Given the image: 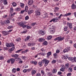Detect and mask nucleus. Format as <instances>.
I'll return each mask as SVG.
<instances>
[{
  "label": "nucleus",
  "instance_id": "f257e3e1",
  "mask_svg": "<svg viewBox=\"0 0 76 76\" xmlns=\"http://www.w3.org/2000/svg\"><path fill=\"white\" fill-rule=\"evenodd\" d=\"M42 63L45 64L44 66L46 67L48 64V63H50V61L44 58L42 61Z\"/></svg>",
  "mask_w": 76,
  "mask_h": 76
},
{
  "label": "nucleus",
  "instance_id": "f03ea898",
  "mask_svg": "<svg viewBox=\"0 0 76 76\" xmlns=\"http://www.w3.org/2000/svg\"><path fill=\"white\" fill-rule=\"evenodd\" d=\"M64 39V37H61L60 36L55 38L54 39V40L56 41V40H58V41H62V40H63V39Z\"/></svg>",
  "mask_w": 76,
  "mask_h": 76
},
{
  "label": "nucleus",
  "instance_id": "7ed1b4c3",
  "mask_svg": "<svg viewBox=\"0 0 76 76\" xmlns=\"http://www.w3.org/2000/svg\"><path fill=\"white\" fill-rule=\"evenodd\" d=\"M46 32V31L44 30H41L39 31V34H42V35H45Z\"/></svg>",
  "mask_w": 76,
  "mask_h": 76
},
{
  "label": "nucleus",
  "instance_id": "20e7f679",
  "mask_svg": "<svg viewBox=\"0 0 76 76\" xmlns=\"http://www.w3.org/2000/svg\"><path fill=\"white\" fill-rule=\"evenodd\" d=\"M6 46H7V47H15L14 44L13 42L10 43H7L6 44Z\"/></svg>",
  "mask_w": 76,
  "mask_h": 76
},
{
  "label": "nucleus",
  "instance_id": "39448f33",
  "mask_svg": "<svg viewBox=\"0 0 76 76\" xmlns=\"http://www.w3.org/2000/svg\"><path fill=\"white\" fill-rule=\"evenodd\" d=\"M58 20V18H53L50 21V22H52L53 21V22L55 23V22H57V20Z\"/></svg>",
  "mask_w": 76,
  "mask_h": 76
},
{
  "label": "nucleus",
  "instance_id": "423d86ee",
  "mask_svg": "<svg viewBox=\"0 0 76 76\" xmlns=\"http://www.w3.org/2000/svg\"><path fill=\"white\" fill-rule=\"evenodd\" d=\"M2 35L4 36H6L7 35H8L9 33H8V32L6 31H2Z\"/></svg>",
  "mask_w": 76,
  "mask_h": 76
},
{
  "label": "nucleus",
  "instance_id": "0eeeda50",
  "mask_svg": "<svg viewBox=\"0 0 76 76\" xmlns=\"http://www.w3.org/2000/svg\"><path fill=\"white\" fill-rule=\"evenodd\" d=\"M61 68L60 69V71L61 72H64V70H65V69L66 68L65 66H64V65H62L61 66Z\"/></svg>",
  "mask_w": 76,
  "mask_h": 76
},
{
  "label": "nucleus",
  "instance_id": "6e6552de",
  "mask_svg": "<svg viewBox=\"0 0 76 76\" xmlns=\"http://www.w3.org/2000/svg\"><path fill=\"white\" fill-rule=\"evenodd\" d=\"M70 50L69 48H68L65 49H64L63 50V52L64 53H67V52H68Z\"/></svg>",
  "mask_w": 76,
  "mask_h": 76
},
{
  "label": "nucleus",
  "instance_id": "1a4fd4ad",
  "mask_svg": "<svg viewBox=\"0 0 76 76\" xmlns=\"http://www.w3.org/2000/svg\"><path fill=\"white\" fill-rule=\"evenodd\" d=\"M44 41H45V39L42 38H39L38 39V41H39V42H44Z\"/></svg>",
  "mask_w": 76,
  "mask_h": 76
},
{
  "label": "nucleus",
  "instance_id": "9d476101",
  "mask_svg": "<svg viewBox=\"0 0 76 76\" xmlns=\"http://www.w3.org/2000/svg\"><path fill=\"white\" fill-rule=\"evenodd\" d=\"M15 49V46H13V47H12L10 49V50H8V51L9 53H11L12 51H13Z\"/></svg>",
  "mask_w": 76,
  "mask_h": 76
},
{
  "label": "nucleus",
  "instance_id": "9b49d317",
  "mask_svg": "<svg viewBox=\"0 0 76 76\" xmlns=\"http://www.w3.org/2000/svg\"><path fill=\"white\" fill-rule=\"evenodd\" d=\"M51 52H50L47 53V56H46V57L48 58H49V57H50V56H51Z\"/></svg>",
  "mask_w": 76,
  "mask_h": 76
},
{
  "label": "nucleus",
  "instance_id": "f8f14e48",
  "mask_svg": "<svg viewBox=\"0 0 76 76\" xmlns=\"http://www.w3.org/2000/svg\"><path fill=\"white\" fill-rule=\"evenodd\" d=\"M11 56L12 57H14V58H18V57H19V55L18 54H15V55L13 54L11 55Z\"/></svg>",
  "mask_w": 76,
  "mask_h": 76
},
{
  "label": "nucleus",
  "instance_id": "ddd939ff",
  "mask_svg": "<svg viewBox=\"0 0 76 76\" xmlns=\"http://www.w3.org/2000/svg\"><path fill=\"white\" fill-rule=\"evenodd\" d=\"M34 3V1L32 0H29L28 1V4L29 5L30 4H33Z\"/></svg>",
  "mask_w": 76,
  "mask_h": 76
},
{
  "label": "nucleus",
  "instance_id": "4468645a",
  "mask_svg": "<svg viewBox=\"0 0 76 76\" xmlns=\"http://www.w3.org/2000/svg\"><path fill=\"white\" fill-rule=\"evenodd\" d=\"M10 60L11 64H13V63H15V60L14 58H11Z\"/></svg>",
  "mask_w": 76,
  "mask_h": 76
},
{
  "label": "nucleus",
  "instance_id": "2eb2a0df",
  "mask_svg": "<svg viewBox=\"0 0 76 76\" xmlns=\"http://www.w3.org/2000/svg\"><path fill=\"white\" fill-rule=\"evenodd\" d=\"M24 23H24V22H21L20 23H18V24L20 26H23V25Z\"/></svg>",
  "mask_w": 76,
  "mask_h": 76
},
{
  "label": "nucleus",
  "instance_id": "dca6fc26",
  "mask_svg": "<svg viewBox=\"0 0 76 76\" xmlns=\"http://www.w3.org/2000/svg\"><path fill=\"white\" fill-rule=\"evenodd\" d=\"M53 56L55 58H56L58 57V55L56 53L53 54Z\"/></svg>",
  "mask_w": 76,
  "mask_h": 76
},
{
  "label": "nucleus",
  "instance_id": "f3484780",
  "mask_svg": "<svg viewBox=\"0 0 76 76\" xmlns=\"http://www.w3.org/2000/svg\"><path fill=\"white\" fill-rule=\"evenodd\" d=\"M76 8V6L75 4H73L72 5V9H75Z\"/></svg>",
  "mask_w": 76,
  "mask_h": 76
},
{
  "label": "nucleus",
  "instance_id": "a211bd4d",
  "mask_svg": "<svg viewBox=\"0 0 76 76\" xmlns=\"http://www.w3.org/2000/svg\"><path fill=\"white\" fill-rule=\"evenodd\" d=\"M40 12H35V15L36 16H39L40 15Z\"/></svg>",
  "mask_w": 76,
  "mask_h": 76
},
{
  "label": "nucleus",
  "instance_id": "6ab92c4d",
  "mask_svg": "<svg viewBox=\"0 0 76 76\" xmlns=\"http://www.w3.org/2000/svg\"><path fill=\"white\" fill-rule=\"evenodd\" d=\"M57 71V69L56 68L53 69L52 71V72L53 73H56Z\"/></svg>",
  "mask_w": 76,
  "mask_h": 76
},
{
  "label": "nucleus",
  "instance_id": "aec40b11",
  "mask_svg": "<svg viewBox=\"0 0 76 76\" xmlns=\"http://www.w3.org/2000/svg\"><path fill=\"white\" fill-rule=\"evenodd\" d=\"M33 12H34V10H29L28 11V13L29 14H31V13H32Z\"/></svg>",
  "mask_w": 76,
  "mask_h": 76
},
{
  "label": "nucleus",
  "instance_id": "412c9836",
  "mask_svg": "<svg viewBox=\"0 0 76 76\" xmlns=\"http://www.w3.org/2000/svg\"><path fill=\"white\" fill-rule=\"evenodd\" d=\"M16 72V69L13 68L12 69V73H15Z\"/></svg>",
  "mask_w": 76,
  "mask_h": 76
},
{
  "label": "nucleus",
  "instance_id": "4be33fe9",
  "mask_svg": "<svg viewBox=\"0 0 76 76\" xmlns=\"http://www.w3.org/2000/svg\"><path fill=\"white\" fill-rule=\"evenodd\" d=\"M69 66V63H67L65 65V67L66 69H68Z\"/></svg>",
  "mask_w": 76,
  "mask_h": 76
},
{
  "label": "nucleus",
  "instance_id": "5701e85b",
  "mask_svg": "<svg viewBox=\"0 0 76 76\" xmlns=\"http://www.w3.org/2000/svg\"><path fill=\"white\" fill-rule=\"evenodd\" d=\"M68 25L69 26V28H72V23H68Z\"/></svg>",
  "mask_w": 76,
  "mask_h": 76
},
{
  "label": "nucleus",
  "instance_id": "b1692460",
  "mask_svg": "<svg viewBox=\"0 0 76 76\" xmlns=\"http://www.w3.org/2000/svg\"><path fill=\"white\" fill-rule=\"evenodd\" d=\"M36 70H32V71L31 72V74L32 75H35L36 73Z\"/></svg>",
  "mask_w": 76,
  "mask_h": 76
},
{
  "label": "nucleus",
  "instance_id": "393cba45",
  "mask_svg": "<svg viewBox=\"0 0 76 76\" xmlns=\"http://www.w3.org/2000/svg\"><path fill=\"white\" fill-rule=\"evenodd\" d=\"M62 58L63 59H67L68 58V57L67 56H62Z\"/></svg>",
  "mask_w": 76,
  "mask_h": 76
},
{
  "label": "nucleus",
  "instance_id": "a878e982",
  "mask_svg": "<svg viewBox=\"0 0 76 76\" xmlns=\"http://www.w3.org/2000/svg\"><path fill=\"white\" fill-rule=\"evenodd\" d=\"M28 8V6H25L24 11H25V12H27Z\"/></svg>",
  "mask_w": 76,
  "mask_h": 76
},
{
  "label": "nucleus",
  "instance_id": "bb28decb",
  "mask_svg": "<svg viewBox=\"0 0 76 76\" xmlns=\"http://www.w3.org/2000/svg\"><path fill=\"white\" fill-rule=\"evenodd\" d=\"M71 15V13L69 12L68 13L65 14L64 15V16H69V15Z\"/></svg>",
  "mask_w": 76,
  "mask_h": 76
},
{
  "label": "nucleus",
  "instance_id": "cd10ccee",
  "mask_svg": "<svg viewBox=\"0 0 76 76\" xmlns=\"http://www.w3.org/2000/svg\"><path fill=\"white\" fill-rule=\"evenodd\" d=\"M25 4L23 3H20V6L21 7H24Z\"/></svg>",
  "mask_w": 76,
  "mask_h": 76
},
{
  "label": "nucleus",
  "instance_id": "c85d7f7f",
  "mask_svg": "<svg viewBox=\"0 0 76 76\" xmlns=\"http://www.w3.org/2000/svg\"><path fill=\"white\" fill-rule=\"evenodd\" d=\"M67 28H68V27L67 26L64 27V31H66L67 30Z\"/></svg>",
  "mask_w": 76,
  "mask_h": 76
},
{
  "label": "nucleus",
  "instance_id": "c756f323",
  "mask_svg": "<svg viewBox=\"0 0 76 76\" xmlns=\"http://www.w3.org/2000/svg\"><path fill=\"white\" fill-rule=\"evenodd\" d=\"M52 38V36H48L47 37V39H49L50 40V39H51Z\"/></svg>",
  "mask_w": 76,
  "mask_h": 76
},
{
  "label": "nucleus",
  "instance_id": "7c9ffc66",
  "mask_svg": "<svg viewBox=\"0 0 76 76\" xmlns=\"http://www.w3.org/2000/svg\"><path fill=\"white\" fill-rule=\"evenodd\" d=\"M32 64H34L35 65H37V62L36 61H33L31 62Z\"/></svg>",
  "mask_w": 76,
  "mask_h": 76
},
{
  "label": "nucleus",
  "instance_id": "2f4dec72",
  "mask_svg": "<svg viewBox=\"0 0 76 76\" xmlns=\"http://www.w3.org/2000/svg\"><path fill=\"white\" fill-rule=\"evenodd\" d=\"M63 16V15L62 14H61V15L58 17H56L58 18V20H59V19H61V16Z\"/></svg>",
  "mask_w": 76,
  "mask_h": 76
},
{
  "label": "nucleus",
  "instance_id": "473e14b6",
  "mask_svg": "<svg viewBox=\"0 0 76 76\" xmlns=\"http://www.w3.org/2000/svg\"><path fill=\"white\" fill-rule=\"evenodd\" d=\"M4 22L5 24H8V23H10V21L9 20H7L6 21H5Z\"/></svg>",
  "mask_w": 76,
  "mask_h": 76
},
{
  "label": "nucleus",
  "instance_id": "72a5a7b5",
  "mask_svg": "<svg viewBox=\"0 0 76 76\" xmlns=\"http://www.w3.org/2000/svg\"><path fill=\"white\" fill-rule=\"evenodd\" d=\"M12 6H13V7H15L16 6V4L15 2L12 3Z\"/></svg>",
  "mask_w": 76,
  "mask_h": 76
},
{
  "label": "nucleus",
  "instance_id": "f704fd0d",
  "mask_svg": "<svg viewBox=\"0 0 76 76\" xmlns=\"http://www.w3.org/2000/svg\"><path fill=\"white\" fill-rule=\"evenodd\" d=\"M60 49H57L56 50V53L57 54H58V53H60Z\"/></svg>",
  "mask_w": 76,
  "mask_h": 76
},
{
  "label": "nucleus",
  "instance_id": "c9c22d12",
  "mask_svg": "<svg viewBox=\"0 0 76 76\" xmlns=\"http://www.w3.org/2000/svg\"><path fill=\"white\" fill-rule=\"evenodd\" d=\"M15 10L16 11H20V8L19 7H18L17 8H16Z\"/></svg>",
  "mask_w": 76,
  "mask_h": 76
},
{
  "label": "nucleus",
  "instance_id": "e433bc0d",
  "mask_svg": "<svg viewBox=\"0 0 76 76\" xmlns=\"http://www.w3.org/2000/svg\"><path fill=\"white\" fill-rule=\"evenodd\" d=\"M42 62H39L38 64L39 65L40 67H41V66H42Z\"/></svg>",
  "mask_w": 76,
  "mask_h": 76
},
{
  "label": "nucleus",
  "instance_id": "4c0bfd02",
  "mask_svg": "<svg viewBox=\"0 0 76 76\" xmlns=\"http://www.w3.org/2000/svg\"><path fill=\"white\" fill-rule=\"evenodd\" d=\"M47 75H48V76H51V75H52V73H51V72H47Z\"/></svg>",
  "mask_w": 76,
  "mask_h": 76
},
{
  "label": "nucleus",
  "instance_id": "58836bf2",
  "mask_svg": "<svg viewBox=\"0 0 76 76\" xmlns=\"http://www.w3.org/2000/svg\"><path fill=\"white\" fill-rule=\"evenodd\" d=\"M44 53H38L39 55H41L42 56H44Z\"/></svg>",
  "mask_w": 76,
  "mask_h": 76
},
{
  "label": "nucleus",
  "instance_id": "ea45409f",
  "mask_svg": "<svg viewBox=\"0 0 76 76\" xmlns=\"http://www.w3.org/2000/svg\"><path fill=\"white\" fill-rule=\"evenodd\" d=\"M54 26H52V27H51L50 29H51V30L50 31L51 32H53V31H54Z\"/></svg>",
  "mask_w": 76,
  "mask_h": 76
},
{
  "label": "nucleus",
  "instance_id": "a19ab883",
  "mask_svg": "<svg viewBox=\"0 0 76 76\" xmlns=\"http://www.w3.org/2000/svg\"><path fill=\"white\" fill-rule=\"evenodd\" d=\"M36 24H37V23L36 22L33 23H32L31 25L32 26H35Z\"/></svg>",
  "mask_w": 76,
  "mask_h": 76
},
{
  "label": "nucleus",
  "instance_id": "79ce46f5",
  "mask_svg": "<svg viewBox=\"0 0 76 76\" xmlns=\"http://www.w3.org/2000/svg\"><path fill=\"white\" fill-rule=\"evenodd\" d=\"M48 44V42L46 41H45L43 42V45H47Z\"/></svg>",
  "mask_w": 76,
  "mask_h": 76
},
{
  "label": "nucleus",
  "instance_id": "37998d69",
  "mask_svg": "<svg viewBox=\"0 0 76 76\" xmlns=\"http://www.w3.org/2000/svg\"><path fill=\"white\" fill-rule=\"evenodd\" d=\"M68 71L69 72H72V71H73V69H72L70 68L68 69Z\"/></svg>",
  "mask_w": 76,
  "mask_h": 76
},
{
  "label": "nucleus",
  "instance_id": "c03bdc74",
  "mask_svg": "<svg viewBox=\"0 0 76 76\" xmlns=\"http://www.w3.org/2000/svg\"><path fill=\"white\" fill-rule=\"evenodd\" d=\"M22 50H23V49H20L19 50H17L15 52L16 53H19L20 52V51H22Z\"/></svg>",
  "mask_w": 76,
  "mask_h": 76
},
{
  "label": "nucleus",
  "instance_id": "a18cd8bd",
  "mask_svg": "<svg viewBox=\"0 0 76 76\" xmlns=\"http://www.w3.org/2000/svg\"><path fill=\"white\" fill-rule=\"evenodd\" d=\"M0 60H4V57L2 56H0Z\"/></svg>",
  "mask_w": 76,
  "mask_h": 76
},
{
  "label": "nucleus",
  "instance_id": "49530a36",
  "mask_svg": "<svg viewBox=\"0 0 76 76\" xmlns=\"http://www.w3.org/2000/svg\"><path fill=\"white\" fill-rule=\"evenodd\" d=\"M56 63V60H54L52 61V64H54V63Z\"/></svg>",
  "mask_w": 76,
  "mask_h": 76
},
{
  "label": "nucleus",
  "instance_id": "de8ad7c7",
  "mask_svg": "<svg viewBox=\"0 0 76 76\" xmlns=\"http://www.w3.org/2000/svg\"><path fill=\"white\" fill-rule=\"evenodd\" d=\"M41 74H42V75H45L44 71L43 70H42L41 71Z\"/></svg>",
  "mask_w": 76,
  "mask_h": 76
},
{
  "label": "nucleus",
  "instance_id": "09e8293b",
  "mask_svg": "<svg viewBox=\"0 0 76 76\" xmlns=\"http://www.w3.org/2000/svg\"><path fill=\"white\" fill-rule=\"evenodd\" d=\"M75 61L76 63V57H74L73 58V62Z\"/></svg>",
  "mask_w": 76,
  "mask_h": 76
},
{
  "label": "nucleus",
  "instance_id": "8fccbe9b",
  "mask_svg": "<svg viewBox=\"0 0 76 76\" xmlns=\"http://www.w3.org/2000/svg\"><path fill=\"white\" fill-rule=\"evenodd\" d=\"M26 26H27L25 24H24L22 26V27H23V29L25 28H26Z\"/></svg>",
  "mask_w": 76,
  "mask_h": 76
},
{
  "label": "nucleus",
  "instance_id": "3c124183",
  "mask_svg": "<svg viewBox=\"0 0 76 76\" xmlns=\"http://www.w3.org/2000/svg\"><path fill=\"white\" fill-rule=\"evenodd\" d=\"M29 19V16H26L25 18V20H28V19Z\"/></svg>",
  "mask_w": 76,
  "mask_h": 76
},
{
  "label": "nucleus",
  "instance_id": "603ef678",
  "mask_svg": "<svg viewBox=\"0 0 76 76\" xmlns=\"http://www.w3.org/2000/svg\"><path fill=\"white\" fill-rule=\"evenodd\" d=\"M4 1V4H7V1L5 0Z\"/></svg>",
  "mask_w": 76,
  "mask_h": 76
},
{
  "label": "nucleus",
  "instance_id": "864d4df0",
  "mask_svg": "<svg viewBox=\"0 0 76 76\" xmlns=\"http://www.w3.org/2000/svg\"><path fill=\"white\" fill-rule=\"evenodd\" d=\"M10 11L11 13H13V8H10Z\"/></svg>",
  "mask_w": 76,
  "mask_h": 76
},
{
  "label": "nucleus",
  "instance_id": "5fc2aeb1",
  "mask_svg": "<svg viewBox=\"0 0 76 76\" xmlns=\"http://www.w3.org/2000/svg\"><path fill=\"white\" fill-rule=\"evenodd\" d=\"M20 39H21L20 38H19L18 39H16V41H20Z\"/></svg>",
  "mask_w": 76,
  "mask_h": 76
},
{
  "label": "nucleus",
  "instance_id": "6e6d98bb",
  "mask_svg": "<svg viewBox=\"0 0 76 76\" xmlns=\"http://www.w3.org/2000/svg\"><path fill=\"white\" fill-rule=\"evenodd\" d=\"M71 75H72L71 73H68L67 75V76H71Z\"/></svg>",
  "mask_w": 76,
  "mask_h": 76
},
{
  "label": "nucleus",
  "instance_id": "4d7b16f0",
  "mask_svg": "<svg viewBox=\"0 0 76 76\" xmlns=\"http://www.w3.org/2000/svg\"><path fill=\"white\" fill-rule=\"evenodd\" d=\"M27 28L28 29H31V28H32V27L29 26H28L27 27Z\"/></svg>",
  "mask_w": 76,
  "mask_h": 76
},
{
  "label": "nucleus",
  "instance_id": "13d9d810",
  "mask_svg": "<svg viewBox=\"0 0 76 76\" xmlns=\"http://www.w3.org/2000/svg\"><path fill=\"white\" fill-rule=\"evenodd\" d=\"M46 16H47V14H45L43 15V18H44V19L46 18Z\"/></svg>",
  "mask_w": 76,
  "mask_h": 76
},
{
  "label": "nucleus",
  "instance_id": "bf43d9fd",
  "mask_svg": "<svg viewBox=\"0 0 76 76\" xmlns=\"http://www.w3.org/2000/svg\"><path fill=\"white\" fill-rule=\"evenodd\" d=\"M12 28H13V27L12 26H9L7 27L8 29H12Z\"/></svg>",
  "mask_w": 76,
  "mask_h": 76
},
{
  "label": "nucleus",
  "instance_id": "052dcab7",
  "mask_svg": "<svg viewBox=\"0 0 76 76\" xmlns=\"http://www.w3.org/2000/svg\"><path fill=\"white\" fill-rule=\"evenodd\" d=\"M7 17V15H4V16L3 17V18H6Z\"/></svg>",
  "mask_w": 76,
  "mask_h": 76
},
{
  "label": "nucleus",
  "instance_id": "680f3d73",
  "mask_svg": "<svg viewBox=\"0 0 76 76\" xmlns=\"http://www.w3.org/2000/svg\"><path fill=\"white\" fill-rule=\"evenodd\" d=\"M15 14H16V12H14L13 14H11V17H12V16H13L14 15H15Z\"/></svg>",
  "mask_w": 76,
  "mask_h": 76
},
{
  "label": "nucleus",
  "instance_id": "e2e57ef3",
  "mask_svg": "<svg viewBox=\"0 0 76 76\" xmlns=\"http://www.w3.org/2000/svg\"><path fill=\"white\" fill-rule=\"evenodd\" d=\"M35 47H33L31 48V50H35Z\"/></svg>",
  "mask_w": 76,
  "mask_h": 76
},
{
  "label": "nucleus",
  "instance_id": "0e129e2a",
  "mask_svg": "<svg viewBox=\"0 0 76 76\" xmlns=\"http://www.w3.org/2000/svg\"><path fill=\"white\" fill-rule=\"evenodd\" d=\"M70 61H71L72 62H73V58H70Z\"/></svg>",
  "mask_w": 76,
  "mask_h": 76
},
{
  "label": "nucleus",
  "instance_id": "69168bd1",
  "mask_svg": "<svg viewBox=\"0 0 76 76\" xmlns=\"http://www.w3.org/2000/svg\"><path fill=\"white\" fill-rule=\"evenodd\" d=\"M37 76H41V74L39 73H38L37 74Z\"/></svg>",
  "mask_w": 76,
  "mask_h": 76
},
{
  "label": "nucleus",
  "instance_id": "338daca9",
  "mask_svg": "<svg viewBox=\"0 0 76 76\" xmlns=\"http://www.w3.org/2000/svg\"><path fill=\"white\" fill-rule=\"evenodd\" d=\"M31 45H32V43H28V46L29 47H30V46H31Z\"/></svg>",
  "mask_w": 76,
  "mask_h": 76
},
{
  "label": "nucleus",
  "instance_id": "774afa93",
  "mask_svg": "<svg viewBox=\"0 0 76 76\" xmlns=\"http://www.w3.org/2000/svg\"><path fill=\"white\" fill-rule=\"evenodd\" d=\"M30 38V36H27L26 38V39L27 40H28Z\"/></svg>",
  "mask_w": 76,
  "mask_h": 76
}]
</instances>
